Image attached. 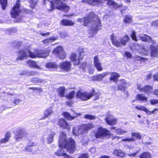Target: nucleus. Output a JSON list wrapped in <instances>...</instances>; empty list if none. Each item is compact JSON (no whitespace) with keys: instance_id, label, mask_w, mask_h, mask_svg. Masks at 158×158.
Wrapping results in <instances>:
<instances>
[{"instance_id":"nucleus-1","label":"nucleus","mask_w":158,"mask_h":158,"mask_svg":"<svg viewBox=\"0 0 158 158\" xmlns=\"http://www.w3.org/2000/svg\"><path fill=\"white\" fill-rule=\"evenodd\" d=\"M59 150L55 152L57 156H64L65 153L64 152L63 149H65L69 153H73L75 150V141L71 138L66 139V135L63 132L60 133L59 141Z\"/></svg>"},{"instance_id":"nucleus-2","label":"nucleus","mask_w":158,"mask_h":158,"mask_svg":"<svg viewBox=\"0 0 158 158\" xmlns=\"http://www.w3.org/2000/svg\"><path fill=\"white\" fill-rule=\"evenodd\" d=\"M77 21L83 22L85 26H91L89 32L92 34L96 33L101 26L100 19L92 12H90L89 15L86 17L78 19Z\"/></svg>"},{"instance_id":"nucleus-3","label":"nucleus","mask_w":158,"mask_h":158,"mask_svg":"<svg viewBox=\"0 0 158 158\" xmlns=\"http://www.w3.org/2000/svg\"><path fill=\"white\" fill-rule=\"evenodd\" d=\"M110 39L112 44L117 47H121L125 46L130 39V37L127 35L122 37L119 38L117 35L112 34L110 35Z\"/></svg>"},{"instance_id":"nucleus-4","label":"nucleus","mask_w":158,"mask_h":158,"mask_svg":"<svg viewBox=\"0 0 158 158\" xmlns=\"http://www.w3.org/2000/svg\"><path fill=\"white\" fill-rule=\"evenodd\" d=\"M18 56L17 60H23L26 59L27 57H31V56L33 54V52L27 49H24L19 50L18 52Z\"/></svg>"},{"instance_id":"nucleus-5","label":"nucleus","mask_w":158,"mask_h":158,"mask_svg":"<svg viewBox=\"0 0 158 158\" xmlns=\"http://www.w3.org/2000/svg\"><path fill=\"white\" fill-rule=\"evenodd\" d=\"M50 51L51 49L49 48H47L44 50L40 51L34 50L33 54L31 56V58H45L49 56Z\"/></svg>"},{"instance_id":"nucleus-6","label":"nucleus","mask_w":158,"mask_h":158,"mask_svg":"<svg viewBox=\"0 0 158 158\" xmlns=\"http://www.w3.org/2000/svg\"><path fill=\"white\" fill-rule=\"evenodd\" d=\"M111 134L110 132L106 129L100 127H99L95 133L96 138H102Z\"/></svg>"},{"instance_id":"nucleus-7","label":"nucleus","mask_w":158,"mask_h":158,"mask_svg":"<svg viewBox=\"0 0 158 158\" xmlns=\"http://www.w3.org/2000/svg\"><path fill=\"white\" fill-rule=\"evenodd\" d=\"M93 96L92 93L86 92H82L78 91L77 93L76 96L77 98H79L82 101H86L89 99Z\"/></svg>"},{"instance_id":"nucleus-8","label":"nucleus","mask_w":158,"mask_h":158,"mask_svg":"<svg viewBox=\"0 0 158 158\" xmlns=\"http://www.w3.org/2000/svg\"><path fill=\"white\" fill-rule=\"evenodd\" d=\"M53 53L61 59H64L65 58V52L61 46H59L56 47L54 50Z\"/></svg>"},{"instance_id":"nucleus-9","label":"nucleus","mask_w":158,"mask_h":158,"mask_svg":"<svg viewBox=\"0 0 158 158\" xmlns=\"http://www.w3.org/2000/svg\"><path fill=\"white\" fill-rule=\"evenodd\" d=\"M19 2L20 0H17V3L15 4L11 11V17L13 18H15L19 15L21 12V10L20 8V5L19 3Z\"/></svg>"},{"instance_id":"nucleus-10","label":"nucleus","mask_w":158,"mask_h":158,"mask_svg":"<svg viewBox=\"0 0 158 158\" xmlns=\"http://www.w3.org/2000/svg\"><path fill=\"white\" fill-rule=\"evenodd\" d=\"M14 133L15 140L17 141H19L25 136V131L23 128H18L14 132Z\"/></svg>"},{"instance_id":"nucleus-11","label":"nucleus","mask_w":158,"mask_h":158,"mask_svg":"<svg viewBox=\"0 0 158 158\" xmlns=\"http://www.w3.org/2000/svg\"><path fill=\"white\" fill-rule=\"evenodd\" d=\"M135 108L139 110H142L145 112L147 115H150L151 114H153L158 112V109H154L152 111H150L147 108L143 106H135Z\"/></svg>"},{"instance_id":"nucleus-12","label":"nucleus","mask_w":158,"mask_h":158,"mask_svg":"<svg viewBox=\"0 0 158 158\" xmlns=\"http://www.w3.org/2000/svg\"><path fill=\"white\" fill-rule=\"evenodd\" d=\"M71 63L68 61H64L60 63L59 66L62 70L66 72L69 71L71 67Z\"/></svg>"},{"instance_id":"nucleus-13","label":"nucleus","mask_w":158,"mask_h":158,"mask_svg":"<svg viewBox=\"0 0 158 158\" xmlns=\"http://www.w3.org/2000/svg\"><path fill=\"white\" fill-rule=\"evenodd\" d=\"M137 89L139 90L140 91L144 92L148 94H150L153 89V88L151 86L147 85L142 87L140 84L137 85Z\"/></svg>"},{"instance_id":"nucleus-14","label":"nucleus","mask_w":158,"mask_h":158,"mask_svg":"<svg viewBox=\"0 0 158 158\" xmlns=\"http://www.w3.org/2000/svg\"><path fill=\"white\" fill-rule=\"evenodd\" d=\"M105 121L109 125H114L116 124L117 119L114 118L112 115H109L106 118Z\"/></svg>"},{"instance_id":"nucleus-15","label":"nucleus","mask_w":158,"mask_h":158,"mask_svg":"<svg viewBox=\"0 0 158 158\" xmlns=\"http://www.w3.org/2000/svg\"><path fill=\"white\" fill-rule=\"evenodd\" d=\"M80 54H76L75 53H73L70 56L71 60L73 62V64L74 65H77L80 63Z\"/></svg>"},{"instance_id":"nucleus-16","label":"nucleus","mask_w":158,"mask_h":158,"mask_svg":"<svg viewBox=\"0 0 158 158\" xmlns=\"http://www.w3.org/2000/svg\"><path fill=\"white\" fill-rule=\"evenodd\" d=\"M109 73L108 72H104L102 73L99 74L97 76H94L93 77V80L101 81L102 80L103 78L106 76L108 75Z\"/></svg>"},{"instance_id":"nucleus-17","label":"nucleus","mask_w":158,"mask_h":158,"mask_svg":"<svg viewBox=\"0 0 158 158\" xmlns=\"http://www.w3.org/2000/svg\"><path fill=\"white\" fill-rule=\"evenodd\" d=\"M94 63L95 68L98 71H101L103 70L102 67L101 66V63L99 62L98 56H96L94 57Z\"/></svg>"},{"instance_id":"nucleus-18","label":"nucleus","mask_w":158,"mask_h":158,"mask_svg":"<svg viewBox=\"0 0 158 158\" xmlns=\"http://www.w3.org/2000/svg\"><path fill=\"white\" fill-rule=\"evenodd\" d=\"M139 39L142 41L148 42H151L153 44H155L154 41L152 40V38L147 35H142L139 36Z\"/></svg>"},{"instance_id":"nucleus-19","label":"nucleus","mask_w":158,"mask_h":158,"mask_svg":"<svg viewBox=\"0 0 158 158\" xmlns=\"http://www.w3.org/2000/svg\"><path fill=\"white\" fill-rule=\"evenodd\" d=\"M73 116H71L70 114L67 112H65L63 113L64 116L68 120H71L74 119L77 117L78 115H80L75 112H73L72 114Z\"/></svg>"},{"instance_id":"nucleus-20","label":"nucleus","mask_w":158,"mask_h":158,"mask_svg":"<svg viewBox=\"0 0 158 158\" xmlns=\"http://www.w3.org/2000/svg\"><path fill=\"white\" fill-rule=\"evenodd\" d=\"M119 82L120 83L118 85V90H120L125 92V88L127 86V83L123 79L121 80Z\"/></svg>"},{"instance_id":"nucleus-21","label":"nucleus","mask_w":158,"mask_h":158,"mask_svg":"<svg viewBox=\"0 0 158 158\" xmlns=\"http://www.w3.org/2000/svg\"><path fill=\"white\" fill-rule=\"evenodd\" d=\"M53 113V108L52 106H50L47 108L44 111V118H47Z\"/></svg>"},{"instance_id":"nucleus-22","label":"nucleus","mask_w":158,"mask_h":158,"mask_svg":"<svg viewBox=\"0 0 158 158\" xmlns=\"http://www.w3.org/2000/svg\"><path fill=\"white\" fill-rule=\"evenodd\" d=\"M59 126L63 128L69 129V125L67 122L63 119H60L58 122Z\"/></svg>"},{"instance_id":"nucleus-23","label":"nucleus","mask_w":158,"mask_h":158,"mask_svg":"<svg viewBox=\"0 0 158 158\" xmlns=\"http://www.w3.org/2000/svg\"><path fill=\"white\" fill-rule=\"evenodd\" d=\"M81 127L84 132L85 131L87 132L88 130H89L93 128L94 126L92 124L89 123L83 125Z\"/></svg>"},{"instance_id":"nucleus-24","label":"nucleus","mask_w":158,"mask_h":158,"mask_svg":"<svg viewBox=\"0 0 158 158\" xmlns=\"http://www.w3.org/2000/svg\"><path fill=\"white\" fill-rule=\"evenodd\" d=\"M85 2L94 6L97 5L102 3V0H84Z\"/></svg>"},{"instance_id":"nucleus-25","label":"nucleus","mask_w":158,"mask_h":158,"mask_svg":"<svg viewBox=\"0 0 158 158\" xmlns=\"http://www.w3.org/2000/svg\"><path fill=\"white\" fill-rule=\"evenodd\" d=\"M57 38L56 37L53 36L48 39H44L42 41V43L46 45L48 44H50L56 40Z\"/></svg>"},{"instance_id":"nucleus-26","label":"nucleus","mask_w":158,"mask_h":158,"mask_svg":"<svg viewBox=\"0 0 158 158\" xmlns=\"http://www.w3.org/2000/svg\"><path fill=\"white\" fill-rule=\"evenodd\" d=\"M27 62L29 66L33 67L36 69H41L40 67L37 65L36 62L32 60H29L27 61Z\"/></svg>"},{"instance_id":"nucleus-27","label":"nucleus","mask_w":158,"mask_h":158,"mask_svg":"<svg viewBox=\"0 0 158 158\" xmlns=\"http://www.w3.org/2000/svg\"><path fill=\"white\" fill-rule=\"evenodd\" d=\"M136 99L138 101L146 102L148 100L147 98L142 94H137L136 96Z\"/></svg>"},{"instance_id":"nucleus-28","label":"nucleus","mask_w":158,"mask_h":158,"mask_svg":"<svg viewBox=\"0 0 158 158\" xmlns=\"http://www.w3.org/2000/svg\"><path fill=\"white\" fill-rule=\"evenodd\" d=\"M110 74V80L114 82L116 81L120 76L119 74L115 72L111 73Z\"/></svg>"},{"instance_id":"nucleus-29","label":"nucleus","mask_w":158,"mask_h":158,"mask_svg":"<svg viewBox=\"0 0 158 158\" xmlns=\"http://www.w3.org/2000/svg\"><path fill=\"white\" fill-rule=\"evenodd\" d=\"M73 134L76 136H79L84 133V132L82 130L81 127L76 130L75 127H73Z\"/></svg>"},{"instance_id":"nucleus-30","label":"nucleus","mask_w":158,"mask_h":158,"mask_svg":"<svg viewBox=\"0 0 158 158\" xmlns=\"http://www.w3.org/2000/svg\"><path fill=\"white\" fill-rule=\"evenodd\" d=\"M61 24L64 26H73L74 25V23L70 20L63 19L61 21Z\"/></svg>"},{"instance_id":"nucleus-31","label":"nucleus","mask_w":158,"mask_h":158,"mask_svg":"<svg viewBox=\"0 0 158 158\" xmlns=\"http://www.w3.org/2000/svg\"><path fill=\"white\" fill-rule=\"evenodd\" d=\"M10 132H7L5 135L4 138L2 139L0 141V143H4L8 142L10 136Z\"/></svg>"},{"instance_id":"nucleus-32","label":"nucleus","mask_w":158,"mask_h":158,"mask_svg":"<svg viewBox=\"0 0 158 158\" xmlns=\"http://www.w3.org/2000/svg\"><path fill=\"white\" fill-rule=\"evenodd\" d=\"M31 81L33 83H46V81L38 77H33L31 79Z\"/></svg>"},{"instance_id":"nucleus-33","label":"nucleus","mask_w":158,"mask_h":158,"mask_svg":"<svg viewBox=\"0 0 158 158\" xmlns=\"http://www.w3.org/2000/svg\"><path fill=\"white\" fill-rule=\"evenodd\" d=\"M55 134V133L53 131L51 132L49 134L47 138V142L48 143H50L52 142Z\"/></svg>"},{"instance_id":"nucleus-34","label":"nucleus","mask_w":158,"mask_h":158,"mask_svg":"<svg viewBox=\"0 0 158 158\" xmlns=\"http://www.w3.org/2000/svg\"><path fill=\"white\" fill-rule=\"evenodd\" d=\"M113 153L115 156L121 157L124 156V153L120 150H115L113 152Z\"/></svg>"},{"instance_id":"nucleus-35","label":"nucleus","mask_w":158,"mask_h":158,"mask_svg":"<svg viewBox=\"0 0 158 158\" xmlns=\"http://www.w3.org/2000/svg\"><path fill=\"white\" fill-rule=\"evenodd\" d=\"M47 68L50 69H56L58 68V66L55 63L51 62L46 64Z\"/></svg>"},{"instance_id":"nucleus-36","label":"nucleus","mask_w":158,"mask_h":158,"mask_svg":"<svg viewBox=\"0 0 158 158\" xmlns=\"http://www.w3.org/2000/svg\"><path fill=\"white\" fill-rule=\"evenodd\" d=\"M140 158H151V154L149 152H144L140 156Z\"/></svg>"},{"instance_id":"nucleus-37","label":"nucleus","mask_w":158,"mask_h":158,"mask_svg":"<svg viewBox=\"0 0 158 158\" xmlns=\"http://www.w3.org/2000/svg\"><path fill=\"white\" fill-rule=\"evenodd\" d=\"M115 132L119 135H123L127 132V131H125L121 128H118L115 129Z\"/></svg>"},{"instance_id":"nucleus-38","label":"nucleus","mask_w":158,"mask_h":158,"mask_svg":"<svg viewBox=\"0 0 158 158\" xmlns=\"http://www.w3.org/2000/svg\"><path fill=\"white\" fill-rule=\"evenodd\" d=\"M75 94V92L73 90L66 96L67 98L69 99H72L74 97Z\"/></svg>"},{"instance_id":"nucleus-39","label":"nucleus","mask_w":158,"mask_h":158,"mask_svg":"<svg viewBox=\"0 0 158 158\" xmlns=\"http://www.w3.org/2000/svg\"><path fill=\"white\" fill-rule=\"evenodd\" d=\"M65 88L64 87H60L59 89V95L60 97H63L64 94Z\"/></svg>"},{"instance_id":"nucleus-40","label":"nucleus","mask_w":158,"mask_h":158,"mask_svg":"<svg viewBox=\"0 0 158 158\" xmlns=\"http://www.w3.org/2000/svg\"><path fill=\"white\" fill-rule=\"evenodd\" d=\"M0 3L3 10H5L7 5V0H0Z\"/></svg>"},{"instance_id":"nucleus-41","label":"nucleus","mask_w":158,"mask_h":158,"mask_svg":"<svg viewBox=\"0 0 158 158\" xmlns=\"http://www.w3.org/2000/svg\"><path fill=\"white\" fill-rule=\"evenodd\" d=\"M132 21V17L131 16H127L124 20V23H131Z\"/></svg>"},{"instance_id":"nucleus-42","label":"nucleus","mask_w":158,"mask_h":158,"mask_svg":"<svg viewBox=\"0 0 158 158\" xmlns=\"http://www.w3.org/2000/svg\"><path fill=\"white\" fill-rule=\"evenodd\" d=\"M38 0H29V2L31 8H34L36 5Z\"/></svg>"},{"instance_id":"nucleus-43","label":"nucleus","mask_w":158,"mask_h":158,"mask_svg":"<svg viewBox=\"0 0 158 158\" xmlns=\"http://www.w3.org/2000/svg\"><path fill=\"white\" fill-rule=\"evenodd\" d=\"M84 117L86 119H88L90 120L94 119L95 118L94 116L90 114H85Z\"/></svg>"},{"instance_id":"nucleus-44","label":"nucleus","mask_w":158,"mask_h":158,"mask_svg":"<svg viewBox=\"0 0 158 158\" xmlns=\"http://www.w3.org/2000/svg\"><path fill=\"white\" fill-rule=\"evenodd\" d=\"M131 135L132 137L135 136L137 139H140L141 138V136L139 133L132 132L131 133Z\"/></svg>"},{"instance_id":"nucleus-45","label":"nucleus","mask_w":158,"mask_h":158,"mask_svg":"<svg viewBox=\"0 0 158 158\" xmlns=\"http://www.w3.org/2000/svg\"><path fill=\"white\" fill-rule=\"evenodd\" d=\"M132 34L131 35V37L132 39L134 41H137V40L136 36V32L134 31H132Z\"/></svg>"},{"instance_id":"nucleus-46","label":"nucleus","mask_w":158,"mask_h":158,"mask_svg":"<svg viewBox=\"0 0 158 158\" xmlns=\"http://www.w3.org/2000/svg\"><path fill=\"white\" fill-rule=\"evenodd\" d=\"M150 102L152 105H155L158 104V100L155 99H152L150 100Z\"/></svg>"},{"instance_id":"nucleus-47","label":"nucleus","mask_w":158,"mask_h":158,"mask_svg":"<svg viewBox=\"0 0 158 158\" xmlns=\"http://www.w3.org/2000/svg\"><path fill=\"white\" fill-rule=\"evenodd\" d=\"M24 150L26 152H32L33 151L32 148L30 146L27 145L26 146L24 149Z\"/></svg>"},{"instance_id":"nucleus-48","label":"nucleus","mask_w":158,"mask_h":158,"mask_svg":"<svg viewBox=\"0 0 158 158\" xmlns=\"http://www.w3.org/2000/svg\"><path fill=\"white\" fill-rule=\"evenodd\" d=\"M60 37L62 38H65L68 36V35L66 32H63L60 34Z\"/></svg>"},{"instance_id":"nucleus-49","label":"nucleus","mask_w":158,"mask_h":158,"mask_svg":"<svg viewBox=\"0 0 158 158\" xmlns=\"http://www.w3.org/2000/svg\"><path fill=\"white\" fill-rule=\"evenodd\" d=\"M88 68L89 73L90 74L93 73L94 70V69L91 68V65H88Z\"/></svg>"},{"instance_id":"nucleus-50","label":"nucleus","mask_w":158,"mask_h":158,"mask_svg":"<svg viewBox=\"0 0 158 158\" xmlns=\"http://www.w3.org/2000/svg\"><path fill=\"white\" fill-rule=\"evenodd\" d=\"M86 67H88V66H87L86 63V62H84L81 64L80 66V68L82 69L83 71H85Z\"/></svg>"},{"instance_id":"nucleus-51","label":"nucleus","mask_w":158,"mask_h":158,"mask_svg":"<svg viewBox=\"0 0 158 158\" xmlns=\"http://www.w3.org/2000/svg\"><path fill=\"white\" fill-rule=\"evenodd\" d=\"M151 25L152 26L158 27V20L152 21L151 23Z\"/></svg>"},{"instance_id":"nucleus-52","label":"nucleus","mask_w":158,"mask_h":158,"mask_svg":"<svg viewBox=\"0 0 158 158\" xmlns=\"http://www.w3.org/2000/svg\"><path fill=\"white\" fill-rule=\"evenodd\" d=\"M135 140L133 138H126L123 139L122 140V141H133Z\"/></svg>"},{"instance_id":"nucleus-53","label":"nucleus","mask_w":158,"mask_h":158,"mask_svg":"<svg viewBox=\"0 0 158 158\" xmlns=\"http://www.w3.org/2000/svg\"><path fill=\"white\" fill-rule=\"evenodd\" d=\"M30 89L34 90H36L39 92H42V88L40 87H31L30 88Z\"/></svg>"},{"instance_id":"nucleus-54","label":"nucleus","mask_w":158,"mask_h":158,"mask_svg":"<svg viewBox=\"0 0 158 158\" xmlns=\"http://www.w3.org/2000/svg\"><path fill=\"white\" fill-rule=\"evenodd\" d=\"M37 72L35 71H31L28 72L27 75L28 76H33L37 74Z\"/></svg>"},{"instance_id":"nucleus-55","label":"nucleus","mask_w":158,"mask_h":158,"mask_svg":"<svg viewBox=\"0 0 158 158\" xmlns=\"http://www.w3.org/2000/svg\"><path fill=\"white\" fill-rule=\"evenodd\" d=\"M142 53L143 54L145 55H148V51L147 50L143 48L142 49Z\"/></svg>"},{"instance_id":"nucleus-56","label":"nucleus","mask_w":158,"mask_h":158,"mask_svg":"<svg viewBox=\"0 0 158 158\" xmlns=\"http://www.w3.org/2000/svg\"><path fill=\"white\" fill-rule=\"evenodd\" d=\"M125 55L128 58H131L132 56L131 53L128 52H126L125 53Z\"/></svg>"},{"instance_id":"nucleus-57","label":"nucleus","mask_w":158,"mask_h":158,"mask_svg":"<svg viewBox=\"0 0 158 158\" xmlns=\"http://www.w3.org/2000/svg\"><path fill=\"white\" fill-rule=\"evenodd\" d=\"M21 100L19 99H15L13 101V103L15 105L18 104L20 102Z\"/></svg>"},{"instance_id":"nucleus-58","label":"nucleus","mask_w":158,"mask_h":158,"mask_svg":"<svg viewBox=\"0 0 158 158\" xmlns=\"http://www.w3.org/2000/svg\"><path fill=\"white\" fill-rule=\"evenodd\" d=\"M154 80L158 81V73H156L153 75Z\"/></svg>"},{"instance_id":"nucleus-59","label":"nucleus","mask_w":158,"mask_h":158,"mask_svg":"<svg viewBox=\"0 0 158 158\" xmlns=\"http://www.w3.org/2000/svg\"><path fill=\"white\" fill-rule=\"evenodd\" d=\"M39 34L42 36H44L46 35H48L50 34V33L49 32H47L45 33H44L42 31H40L39 32Z\"/></svg>"},{"instance_id":"nucleus-60","label":"nucleus","mask_w":158,"mask_h":158,"mask_svg":"<svg viewBox=\"0 0 158 158\" xmlns=\"http://www.w3.org/2000/svg\"><path fill=\"white\" fill-rule=\"evenodd\" d=\"M79 158H88V156L87 154H82L79 156Z\"/></svg>"},{"instance_id":"nucleus-61","label":"nucleus","mask_w":158,"mask_h":158,"mask_svg":"<svg viewBox=\"0 0 158 158\" xmlns=\"http://www.w3.org/2000/svg\"><path fill=\"white\" fill-rule=\"evenodd\" d=\"M84 141L83 139L82 140H81V143H82L83 144H85L87 142V137H85L84 138Z\"/></svg>"},{"instance_id":"nucleus-62","label":"nucleus","mask_w":158,"mask_h":158,"mask_svg":"<svg viewBox=\"0 0 158 158\" xmlns=\"http://www.w3.org/2000/svg\"><path fill=\"white\" fill-rule=\"evenodd\" d=\"M73 103V102L71 100L67 101L66 102L67 105L69 106H71Z\"/></svg>"},{"instance_id":"nucleus-63","label":"nucleus","mask_w":158,"mask_h":158,"mask_svg":"<svg viewBox=\"0 0 158 158\" xmlns=\"http://www.w3.org/2000/svg\"><path fill=\"white\" fill-rule=\"evenodd\" d=\"M153 94L156 95L157 96H158V89H155L154 90L153 92Z\"/></svg>"},{"instance_id":"nucleus-64","label":"nucleus","mask_w":158,"mask_h":158,"mask_svg":"<svg viewBox=\"0 0 158 158\" xmlns=\"http://www.w3.org/2000/svg\"><path fill=\"white\" fill-rule=\"evenodd\" d=\"M34 145V143L33 142H30L29 143H28V146H30V147H32Z\"/></svg>"}]
</instances>
